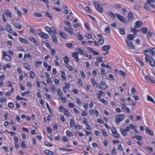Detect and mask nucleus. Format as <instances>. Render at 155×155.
<instances>
[{"label": "nucleus", "instance_id": "obj_1", "mask_svg": "<svg viewBox=\"0 0 155 155\" xmlns=\"http://www.w3.org/2000/svg\"><path fill=\"white\" fill-rule=\"evenodd\" d=\"M145 59L147 62H149V64L152 67H154L155 66V61L150 56L149 57H146Z\"/></svg>", "mask_w": 155, "mask_h": 155}, {"label": "nucleus", "instance_id": "obj_2", "mask_svg": "<svg viewBox=\"0 0 155 155\" xmlns=\"http://www.w3.org/2000/svg\"><path fill=\"white\" fill-rule=\"evenodd\" d=\"M93 3L96 10L99 12L102 13L103 12V8L101 6L100 4V3H97L95 2H94Z\"/></svg>", "mask_w": 155, "mask_h": 155}, {"label": "nucleus", "instance_id": "obj_3", "mask_svg": "<svg viewBox=\"0 0 155 155\" xmlns=\"http://www.w3.org/2000/svg\"><path fill=\"white\" fill-rule=\"evenodd\" d=\"M2 58L5 61L8 62L11 60V57L7 54L6 52L3 51L2 52Z\"/></svg>", "mask_w": 155, "mask_h": 155}, {"label": "nucleus", "instance_id": "obj_4", "mask_svg": "<svg viewBox=\"0 0 155 155\" xmlns=\"http://www.w3.org/2000/svg\"><path fill=\"white\" fill-rule=\"evenodd\" d=\"M125 117V116L123 114H121L117 116L116 118V121L117 123H119ZM117 125L118 124H117Z\"/></svg>", "mask_w": 155, "mask_h": 155}, {"label": "nucleus", "instance_id": "obj_5", "mask_svg": "<svg viewBox=\"0 0 155 155\" xmlns=\"http://www.w3.org/2000/svg\"><path fill=\"white\" fill-rule=\"evenodd\" d=\"M99 87L100 89H105L107 88L108 86L103 81H101L99 84Z\"/></svg>", "mask_w": 155, "mask_h": 155}, {"label": "nucleus", "instance_id": "obj_6", "mask_svg": "<svg viewBox=\"0 0 155 155\" xmlns=\"http://www.w3.org/2000/svg\"><path fill=\"white\" fill-rule=\"evenodd\" d=\"M126 44L128 46V47H129L130 48L132 49H134L135 48V46L134 45H133L132 43L131 42V41H129L128 40H127V39H126Z\"/></svg>", "mask_w": 155, "mask_h": 155}, {"label": "nucleus", "instance_id": "obj_7", "mask_svg": "<svg viewBox=\"0 0 155 155\" xmlns=\"http://www.w3.org/2000/svg\"><path fill=\"white\" fill-rule=\"evenodd\" d=\"M145 79L148 82L150 83H155V82L153 81V77H150L148 75H147L145 77Z\"/></svg>", "mask_w": 155, "mask_h": 155}, {"label": "nucleus", "instance_id": "obj_8", "mask_svg": "<svg viewBox=\"0 0 155 155\" xmlns=\"http://www.w3.org/2000/svg\"><path fill=\"white\" fill-rule=\"evenodd\" d=\"M116 16H117V18L120 21L123 22V23H126V20L125 18L122 16V15L117 14H115Z\"/></svg>", "mask_w": 155, "mask_h": 155}, {"label": "nucleus", "instance_id": "obj_9", "mask_svg": "<svg viewBox=\"0 0 155 155\" xmlns=\"http://www.w3.org/2000/svg\"><path fill=\"white\" fill-rule=\"evenodd\" d=\"M38 35L42 38L45 39H47L49 38V36L47 34L43 32L39 33Z\"/></svg>", "mask_w": 155, "mask_h": 155}, {"label": "nucleus", "instance_id": "obj_10", "mask_svg": "<svg viewBox=\"0 0 155 155\" xmlns=\"http://www.w3.org/2000/svg\"><path fill=\"white\" fill-rule=\"evenodd\" d=\"M135 25L134 27V28H137L140 27L141 25H143V23L142 21H139L135 22Z\"/></svg>", "mask_w": 155, "mask_h": 155}, {"label": "nucleus", "instance_id": "obj_11", "mask_svg": "<svg viewBox=\"0 0 155 155\" xmlns=\"http://www.w3.org/2000/svg\"><path fill=\"white\" fill-rule=\"evenodd\" d=\"M78 53L76 52H73L72 54V56L75 58V61L77 62H78L79 61V59L78 58Z\"/></svg>", "mask_w": 155, "mask_h": 155}, {"label": "nucleus", "instance_id": "obj_12", "mask_svg": "<svg viewBox=\"0 0 155 155\" xmlns=\"http://www.w3.org/2000/svg\"><path fill=\"white\" fill-rule=\"evenodd\" d=\"M127 17L128 19L127 22H129L133 19V14L131 12H129Z\"/></svg>", "mask_w": 155, "mask_h": 155}, {"label": "nucleus", "instance_id": "obj_13", "mask_svg": "<svg viewBox=\"0 0 155 155\" xmlns=\"http://www.w3.org/2000/svg\"><path fill=\"white\" fill-rule=\"evenodd\" d=\"M64 29L65 31L68 32L71 35H72L73 33V29L72 28L64 27Z\"/></svg>", "mask_w": 155, "mask_h": 155}, {"label": "nucleus", "instance_id": "obj_14", "mask_svg": "<svg viewBox=\"0 0 155 155\" xmlns=\"http://www.w3.org/2000/svg\"><path fill=\"white\" fill-rule=\"evenodd\" d=\"M90 113L91 115H93L94 114L98 116L99 113V112L96 110H91L90 111Z\"/></svg>", "mask_w": 155, "mask_h": 155}, {"label": "nucleus", "instance_id": "obj_15", "mask_svg": "<svg viewBox=\"0 0 155 155\" xmlns=\"http://www.w3.org/2000/svg\"><path fill=\"white\" fill-rule=\"evenodd\" d=\"M110 48V47L109 45H104L101 48L102 51H106L109 50Z\"/></svg>", "mask_w": 155, "mask_h": 155}, {"label": "nucleus", "instance_id": "obj_16", "mask_svg": "<svg viewBox=\"0 0 155 155\" xmlns=\"http://www.w3.org/2000/svg\"><path fill=\"white\" fill-rule=\"evenodd\" d=\"M91 81L93 86L94 87H97V84L94 78H92L91 79Z\"/></svg>", "mask_w": 155, "mask_h": 155}, {"label": "nucleus", "instance_id": "obj_17", "mask_svg": "<svg viewBox=\"0 0 155 155\" xmlns=\"http://www.w3.org/2000/svg\"><path fill=\"white\" fill-rule=\"evenodd\" d=\"M14 26L18 29L20 30L21 28V25L18 22H15L14 23L13 25Z\"/></svg>", "mask_w": 155, "mask_h": 155}, {"label": "nucleus", "instance_id": "obj_18", "mask_svg": "<svg viewBox=\"0 0 155 155\" xmlns=\"http://www.w3.org/2000/svg\"><path fill=\"white\" fill-rule=\"evenodd\" d=\"M51 38L52 40V41L54 44H56L58 42V41L57 39V38L55 35H52Z\"/></svg>", "mask_w": 155, "mask_h": 155}, {"label": "nucleus", "instance_id": "obj_19", "mask_svg": "<svg viewBox=\"0 0 155 155\" xmlns=\"http://www.w3.org/2000/svg\"><path fill=\"white\" fill-rule=\"evenodd\" d=\"M135 36L129 34L127 36V40L129 41L130 40H133Z\"/></svg>", "mask_w": 155, "mask_h": 155}, {"label": "nucleus", "instance_id": "obj_20", "mask_svg": "<svg viewBox=\"0 0 155 155\" xmlns=\"http://www.w3.org/2000/svg\"><path fill=\"white\" fill-rule=\"evenodd\" d=\"M146 132L149 135L151 136H153V132L149 128L147 127L146 128Z\"/></svg>", "mask_w": 155, "mask_h": 155}, {"label": "nucleus", "instance_id": "obj_21", "mask_svg": "<svg viewBox=\"0 0 155 155\" xmlns=\"http://www.w3.org/2000/svg\"><path fill=\"white\" fill-rule=\"evenodd\" d=\"M120 33L122 35H124L125 34V29L124 28L119 29Z\"/></svg>", "mask_w": 155, "mask_h": 155}, {"label": "nucleus", "instance_id": "obj_22", "mask_svg": "<svg viewBox=\"0 0 155 155\" xmlns=\"http://www.w3.org/2000/svg\"><path fill=\"white\" fill-rule=\"evenodd\" d=\"M141 30L143 34H146L148 31V28L147 27H143L141 28Z\"/></svg>", "mask_w": 155, "mask_h": 155}, {"label": "nucleus", "instance_id": "obj_23", "mask_svg": "<svg viewBox=\"0 0 155 155\" xmlns=\"http://www.w3.org/2000/svg\"><path fill=\"white\" fill-rule=\"evenodd\" d=\"M7 28L6 30L8 32H11L12 31V26L10 25H8L7 26Z\"/></svg>", "mask_w": 155, "mask_h": 155}, {"label": "nucleus", "instance_id": "obj_24", "mask_svg": "<svg viewBox=\"0 0 155 155\" xmlns=\"http://www.w3.org/2000/svg\"><path fill=\"white\" fill-rule=\"evenodd\" d=\"M29 39L31 42L34 43L35 45H36L37 44V41L34 37H31L29 38Z\"/></svg>", "mask_w": 155, "mask_h": 155}, {"label": "nucleus", "instance_id": "obj_25", "mask_svg": "<svg viewBox=\"0 0 155 155\" xmlns=\"http://www.w3.org/2000/svg\"><path fill=\"white\" fill-rule=\"evenodd\" d=\"M44 152L45 153L48 154V155H53V152L49 150H46L44 151Z\"/></svg>", "mask_w": 155, "mask_h": 155}, {"label": "nucleus", "instance_id": "obj_26", "mask_svg": "<svg viewBox=\"0 0 155 155\" xmlns=\"http://www.w3.org/2000/svg\"><path fill=\"white\" fill-rule=\"evenodd\" d=\"M60 36L64 39H66L67 38V36L63 32H61L60 33Z\"/></svg>", "mask_w": 155, "mask_h": 155}, {"label": "nucleus", "instance_id": "obj_27", "mask_svg": "<svg viewBox=\"0 0 155 155\" xmlns=\"http://www.w3.org/2000/svg\"><path fill=\"white\" fill-rule=\"evenodd\" d=\"M33 15L39 18H41L43 17V15L42 14H39L38 12H35L34 13Z\"/></svg>", "mask_w": 155, "mask_h": 155}, {"label": "nucleus", "instance_id": "obj_28", "mask_svg": "<svg viewBox=\"0 0 155 155\" xmlns=\"http://www.w3.org/2000/svg\"><path fill=\"white\" fill-rule=\"evenodd\" d=\"M50 89L54 93L56 91V88L54 85L51 84L50 87Z\"/></svg>", "mask_w": 155, "mask_h": 155}, {"label": "nucleus", "instance_id": "obj_29", "mask_svg": "<svg viewBox=\"0 0 155 155\" xmlns=\"http://www.w3.org/2000/svg\"><path fill=\"white\" fill-rule=\"evenodd\" d=\"M19 40L21 42L24 44H26L27 43V41L26 39L21 37L19 38Z\"/></svg>", "mask_w": 155, "mask_h": 155}, {"label": "nucleus", "instance_id": "obj_30", "mask_svg": "<svg viewBox=\"0 0 155 155\" xmlns=\"http://www.w3.org/2000/svg\"><path fill=\"white\" fill-rule=\"evenodd\" d=\"M147 99L148 100L150 101L153 103H155V101L154 99L150 96L148 95L147 96Z\"/></svg>", "mask_w": 155, "mask_h": 155}, {"label": "nucleus", "instance_id": "obj_31", "mask_svg": "<svg viewBox=\"0 0 155 155\" xmlns=\"http://www.w3.org/2000/svg\"><path fill=\"white\" fill-rule=\"evenodd\" d=\"M109 15L111 17V18H114L115 17L116 14H114L111 11H109L108 12Z\"/></svg>", "mask_w": 155, "mask_h": 155}, {"label": "nucleus", "instance_id": "obj_32", "mask_svg": "<svg viewBox=\"0 0 155 155\" xmlns=\"http://www.w3.org/2000/svg\"><path fill=\"white\" fill-rule=\"evenodd\" d=\"M120 131L123 136H125L127 135V132L124 129L122 128H120Z\"/></svg>", "mask_w": 155, "mask_h": 155}, {"label": "nucleus", "instance_id": "obj_33", "mask_svg": "<svg viewBox=\"0 0 155 155\" xmlns=\"http://www.w3.org/2000/svg\"><path fill=\"white\" fill-rule=\"evenodd\" d=\"M144 7L145 9L147 10H149L151 9V8L147 4H145L144 5Z\"/></svg>", "mask_w": 155, "mask_h": 155}, {"label": "nucleus", "instance_id": "obj_34", "mask_svg": "<svg viewBox=\"0 0 155 155\" xmlns=\"http://www.w3.org/2000/svg\"><path fill=\"white\" fill-rule=\"evenodd\" d=\"M74 121L73 119H71L70 120V126L71 127H73L74 125Z\"/></svg>", "mask_w": 155, "mask_h": 155}, {"label": "nucleus", "instance_id": "obj_35", "mask_svg": "<svg viewBox=\"0 0 155 155\" xmlns=\"http://www.w3.org/2000/svg\"><path fill=\"white\" fill-rule=\"evenodd\" d=\"M119 74L123 77H125L127 76V74L124 71H120L119 72Z\"/></svg>", "mask_w": 155, "mask_h": 155}, {"label": "nucleus", "instance_id": "obj_36", "mask_svg": "<svg viewBox=\"0 0 155 155\" xmlns=\"http://www.w3.org/2000/svg\"><path fill=\"white\" fill-rule=\"evenodd\" d=\"M45 29L49 34H51V30L50 28L46 26L45 27Z\"/></svg>", "mask_w": 155, "mask_h": 155}, {"label": "nucleus", "instance_id": "obj_37", "mask_svg": "<svg viewBox=\"0 0 155 155\" xmlns=\"http://www.w3.org/2000/svg\"><path fill=\"white\" fill-rule=\"evenodd\" d=\"M84 36L88 39H91L92 37V36L90 34L87 33L85 34Z\"/></svg>", "mask_w": 155, "mask_h": 155}, {"label": "nucleus", "instance_id": "obj_38", "mask_svg": "<svg viewBox=\"0 0 155 155\" xmlns=\"http://www.w3.org/2000/svg\"><path fill=\"white\" fill-rule=\"evenodd\" d=\"M51 32H52L54 34H57V32L55 30V28L54 27H52L51 28Z\"/></svg>", "mask_w": 155, "mask_h": 155}, {"label": "nucleus", "instance_id": "obj_39", "mask_svg": "<svg viewBox=\"0 0 155 155\" xmlns=\"http://www.w3.org/2000/svg\"><path fill=\"white\" fill-rule=\"evenodd\" d=\"M5 13L7 16H8L11 18L12 17V15H11V13L8 10H6V11Z\"/></svg>", "mask_w": 155, "mask_h": 155}, {"label": "nucleus", "instance_id": "obj_40", "mask_svg": "<svg viewBox=\"0 0 155 155\" xmlns=\"http://www.w3.org/2000/svg\"><path fill=\"white\" fill-rule=\"evenodd\" d=\"M113 136L116 139H119L120 137V135L118 134L117 132L115 134H113Z\"/></svg>", "mask_w": 155, "mask_h": 155}, {"label": "nucleus", "instance_id": "obj_41", "mask_svg": "<svg viewBox=\"0 0 155 155\" xmlns=\"http://www.w3.org/2000/svg\"><path fill=\"white\" fill-rule=\"evenodd\" d=\"M104 31L107 33H110V27L108 26L106 27Z\"/></svg>", "mask_w": 155, "mask_h": 155}, {"label": "nucleus", "instance_id": "obj_42", "mask_svg": "<svg viewBox=\"0 0 155 155\" xmlns=\"http://www.w3.org/2000/svg\"><path fill=\"white\" fill-rule=\"evenodd\" d=\"M21 146L23 148H26L27 147L25 145V141H22L21 142Z\"/></svg>", "mask_w": 155, "mask_h": 155}, {"label": "nucleus", "instance_id": "obj_43", "mask_svg": "<svg viewBox=\"0 0 155 155\" xmlns=\"http://www.w3.org/2000/svg\"><path fill=\"white\" fill-rule=\"evenodd\" d=\"M42 63V62L41 61H37L35 62V66L37 67L38 68L39 67V65L41 64Z\"/></svg>", "mask_w": 155, "mask_h": 155}, {"label": "nucleus", "instance_id": "obj_44", "mask_svg": "<svg viewBox=\"0 0 155 155\" xmlns=\"http://www.w3.org/2000/svg\"><path fill=\"white\" fill-rule=\"evenodd\" d=\"M153 33L150 31H149L147 33V38H150L152 36Z\"/></svg>", "mask_w": 155, "mask_h": 155}, {"label": "nucleus", "instance_id": "obj_45", "mask_svg": "<svg viewBox=\"0 0 155 155\" xmlns=\"http://www.w3.org/2000/svg\"><path fill=\"white\" fill-rule=\"evenodd\" d=\"M46 105L48 109L49 110V113H52V110L50 108V106L47 102L46 103Z\"/></svg>", "mask_w": 155, "mask_h": 155}, {"label": "nucleus", "instance_id": "obj_46", "mask_svg": "<svg viewBox=\"0 0 155 155\" xmlns=\"http://www.w3.org/2000/svg\"><path fill=\"white\" fill-rule=\"evenodd\" d=\"M66 75L65 72L64 71H62L61 72V77L64 80H66V78L65 77Z\"/></svg>", "mask_w": 155, "mask_h": 155}, {"label": "nucleus", "instance_id": "obj_47", "mask_svg": "<svg viewBox=\"0 0 155 155\" xmlns=\"http://www.w3.org/2000/svg\"><path fill=\"white\" fill-rule=\"evenodd\" d=\"M24 67L28 69V70H30L31 69V68L29 65L27 63H25L24 64Z\"/></svg>", "mask_w": 155, "mask_h": 155}, {"label": "nucleus", "instance_id": "obj_48", "mask_svg": "<svg viewBox=\"0 0 155 155\" xmlns=\"http://www.w3.org/2000/svg\"><path fill=\"white\" fill-rule=\"evenodd\" d=\"M101 130L103 134V135L104 136L107 137V134L104 129H102Z\"/></svg>", "mask_w": 155, "mask_h": 155}, {"label": "nucleus", "instance_id": "obj_49", "mask_svg": "<svg viewBox=\"0 0 155 155\" xmlns=\"http://www.w3.org/2000/svg\"><path fill=\"white\" fill-rule=\"evenodd\" d=\"M8 106L9 107L12 108L14 107V104L12 102H10L8 103Z\"/></svg>", "mask_w": 155, "mask_h": 155}, {"label": "nucleus", "instance_id": "obj_50", "mask_svg": "<svg viewBox=\"0 0 155 155\" xmlns=\"http://www.w3.org/2000/svg\"><path fill=\"white\" fill-rule=\"evenodd\" d=\"M64 61L65 63H68L69 61V60L68 59V57L67 56H65L64 58Z\"/></svg>", "mask_w": 155, "mask_h": 155}, {"label": "nucleus", "instance_id": "obj_51", "mask_svg": "<svg viewBox=\"0 0 155 155\" xmlns=\"http://www.w3.org/2000/svg\"><path fill=\"white\" fill-rule=\"evenodd\" d=\"M30 77L31 78H33L35 76V74L32 71H31L30 72Z\"/></svg>", "mask_w": 155, "mask_h": 155}, {"label": "nucleus", "instance_id": "obj_52", "mask_svg": "<svg viewBox=\"0 0 155 155\" xmlns=\"http://www.w3.org/2000/svg\"><path fill=\"white\" fill-rule=\"evenodd\" d=\"M77 49L78 50V52L79 53V54H81L82 55H83L84 53L83 52V51L81 48H77L76 49V50Z\"/></svg>", "mask_w": 155, "mask_h": 155}, {"label": "nucleus", "instance_id": "obj_53", "mask_svg": "<svg viewBox=\"0 0 155 155\" xmlns=\"http://www.w3.org/2000/svg\"><path fill=\"white\" fill-rule=\"evenodd\" d=\"M108 76L109 78L112 81H114L115 80V78L114 76L111 74H110L108 75Z\"/></svg>", "mask_w": 155, "mask_h": 155}, {"label": "nucleus", "instance_id": "obj_54", "mask_svg": "<svg viewBox=\"0 0 155 155\" xmlns=\"http://www.w3.org/2000/svg\"><path fill=\"white\" fill-rule=\"evenodd\" d=\"M67 135L69 136L72 137L73 136V134L69 130H67L66 132Z\"/></svg>", "mask_w": 155, "mask_h": 155}, {"label": "nucleus", "instance_id": "obj_55", "mask_svg": "<svg viewBox=\"0 0 155 155\" xmlns=\"http://www.w3.org/2000/svg\"><path fill=\"white\" fill-rule=\"evenodd\" d=\"M26 57L28 58V59H31L32 58L31 56L30 55V54L29 53H28L27 54H25V56L24 57V58H25Z\"/></svg>", "mask_w": 155, "mask_h": 155}, {"label": "nucleus", "instance_id": "obj_56", "mask_svg": "<svg viewBox=\"0 0 155 155\" xmlns=\"http://www.w3.org/2000/svg\"><path fill=\"white\" fill-rule=\"evenodd\" d=\"M100 101L102 102L103 104H107V102L104 99H101L99 100Z\"/></svg>", "mask_w": 155, "mask_h": 155}, {"label": "nucleus", "instance_id": "obj_57", "mask_svg": "<svg viewBox=\"0 0 155 155\" xmlns=\"http://www.w3.org/2000/svg\"><path fill=\"white\" fill-rule=\"evenodd\" d=\"M44 144L45 146H48V147H51L53 146V145L51 144L50 143L48 142H45L44 143Z\"/></svg>", "mask_w": 155, "mask_h": 155}, {"label": "nucleus", "instance_id": "obj_58", "mask_svg": "<svg viewBox=\"0 0 155 155\" xmlns=\"http://www.w3.org/2000/svg\"><path fill=\"white\" fill-rule=\"evenodd\" d=\"M135 137H136L137 139L140 140H141L143 139L142 137L139 135H137L135 136Z\"/></svg>", "mask_w": 155, "mask_h": 155}, {"label": "nucleus", "instance_id": "obj_59", "mask_svg": "<svg viewBox=\"0 0 155 155\" xmlns=\"http://www.w3.org/2000/svg\"><path fill=\"white\" fill-rule=\"evenodd\" d=\"M80 74L81 75V76L83 78H85L86 77V75L84 73V72L81 71Z\"/></svg>", "mask_w": 155, "mask_h": 155}, {"label": "nucleus", "instance_id": "obj_60", "mask_svg": "<svg viewBox=\"0 0 155 155\" xmlns=\"http://www.w3.org/2000/svg\"><path fill=\"white\" fill-rule=\"evenodd\" d=\"M68 106L69 107L74 108L75 107V105L73 103H70L68 104Z\"/></svg>", "mask_w": 155, "mask_h": 155}, {"label": "nucleus", "instance_id": "obj_61", "mask_svg": "<svg viewBox=\"0 0 155 155\" xmlns=\"http://www.w3.org/2000/svg\"><path fill=\"white\" fill-rule=\"evenodd\" d=\"M67 46L69 48H71L73 46V45L71 43H68L66 44Z\"/></svg>", "mask_w": 155, "mask_h": 155}, {"label": "nucleus", "instance_id": "obj_62", "mask_svg": "<svg viewBox=\"0 0 155 155\" xmlns=\"http://www.w3.org/2000/svg\"><path fill=\"white\" fill-rule=\"evenodd\" d=\"M85 10L87 11L88 12L90 13L92 12V10L88 6H86L85 8Z\"/></svg>", "mask_w": 155, "mask_h": 155}, {"label": "nucleus", "instance_id": "obj_63", "mask_svg": "<svg viewBox=\"0 0 155 155\" xmlns=\"http://www.w3.org/2000/svg\"><path fill=\"white\" fill-rule=\"evenodd\" d=\"M76 102L79 105H81V101L78 98H76Z\"/></svg>", "mask_w": 155, "mask_h": 155}, {"label": "nucleus", "instance_id": "obj_64", "mask_svg": "<svg viewBox=\"0 0 155 155\" xmlns=\"http://www.w3.org/2000/svg\"><path fill=\"white\" fill-rule=\"evenodd\" d=\"M56 53V51L53 49H52L51 51V54L52 56H54L55 55Z\"/></svg>", "mask_w": 155, "mask_h": 155}]
</instances>
